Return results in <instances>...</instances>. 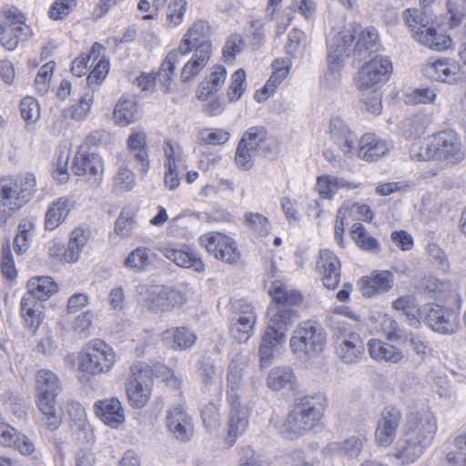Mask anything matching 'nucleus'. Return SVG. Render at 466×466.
<instances>
[{"instance_id":"a211bd4d","label":"nucleus","mask_w":466,"mask_h":466,"mask_svg":"<svg viewBox=\"0 0 466 466\" xmlns=\"http://www.w3.org/2000/svg\"><path fill=\"white\" fill-rule=\"evenodd\" d=\"M96 415L106 425L116 429L125 421V412L116 398L97 400L94 405Z\"/></svg>"},{"instance_id":"2eb2a0df","label":"nucleus","mask_w":466,"mask_h":466,"mask_svg":"<svg viewBox=\"0 0 466 466\" xmlns=\"http://www.w3.org/2000/svg\"><path fill=\"white\" fill-rule=\"evenodd\" d=\"M329 136L333 143L348 157L356 154V147L359 142L353 131L339 116L332 117L329 123Z\"/></svg>"},{"instance_id":"4be33fe9","label":"nucleus","mask_w":466,"mask_h":466,"mask_svg":"<svg viewBox=\"0 0 466 466\" xmlns=\"http://www.w3.org/2000/svg\"><path fill=\"white\" fill-rule=\"evenodd\" d=\"M339 340L336 344V352L338 356L348 364L356 362L364 352V344L357 333H349L348 338L339 336Z\"/></svg>"},{"instance_id":"aec40b11","label":"nucleus","mask_w":466,"mask_h":466,"mask_svg":"<svg viewBox=\"0 0 466 466\" xmlns=\"http://www.w3.org/2000/svg\"><path fill=\"white\" fill-rule=\"evenodd\" d=\"M127 144L130 156L140 165V173L145 175L150 166L145 131L140 128L133 129L127 137Z\"/></svg>"},{"instance_id":"a878e982","label":"nucleus","mask_w":466,"mask_h":466,"mask_svg":"<svg viewBox=\"0 0 466 466\" xmlns=\"http://www.w3.org/2000/svg\"><path fill=\"white\" fill-rule=\"evenodd\" d=\"M415 38L431 49L441 51L447 49L451 45V38L429 25H423L414 30Z\"/></svg>"},{"instance_id":"58836bf2","label":"nucleus","mask_w":466,"mask_h":466,"mask_svg":"<svg viewBox=\"0 0 466 466\" xmlns=\"http://www.w3.org/2000/svg\"><path fill=\"white\" fill-rule=\"evenodd\" d=\"M284 341L285 339H279L269 331H265L258 349L259 362L262 368L268 367L271 363L274 351Z\"/></svg>"},{"instance_id":"9d476101","label":"nucleus","mask_w":466,"mask_h":466,"mask_svg":"<svg viewBox=\"0 0 466 466\" xmlns=\"http://www.w3.org/2000/svg\"><path fill=\"white\" fill-rule=\"evenodd\" d=\"M267 133L262 126L249 127L244 132L235 154V162L239 168L248 170L254 166L255 157Z\"/></svg>"},{"instance_id":"49530a36","label":"nucleus","mask_w":466,"mask_h":466,"mask_svg":"<svg viewBox=\"0 0 466 466\" xmlns=\"http://www.w3.org/2000/svg\"><path fill=\"white\" fill-rule=\"evenodd\" d=\"M137 382L139 387L147 385V388L152 387V369L144 362H138L131 366L130 376L127 381Z\"/></svg>"},{"instance_id":"bb28decb","label":"nucleus","mask_w":466,"mask_h":466,"mask_svg":"<svg viewBox=\"0 0 466 466\" xmlns=\"http://www.w3.org/2000/svg\"><path fill=\"white\" fill-rule=\"evenodd\" d=\"M227 71L222 66H215L213 71L198 85V98L206 101L213 94L217 93L224 85Z\"/></svg>"},{"instance_id":"72a5a7b5","label":"nucleus","mask_w":466,"mask_h":466,"mask_svg":"<svg viewBox=\"0 0 466 466\" xmlns=\"http://www.w3.org/2000/svg\"><path fill=\"white\" fill-rule=\"evenodd\" d=\"M275 71L267 81L264 87L257 91L255 99L258 102L265 101L275 90V88L286 78L289 74V65L280 66L279 60L273 62Z\"/></svg>"},{"instance_id":"9b49d317","label":"nucleus","mask_w":466,"mask_h":466,"mask_svg":"<svg viewBox=\"0 0 466 466\" xmlns=\"http://www.w3.org/2000/svg\"><path fill=\"white\" fill-rule=\"evenodd\" d=\"M432 150L434 159L456 164L463 160L464 152L458 135L452 131L440 132L433 136Z\"/></svg>"},{"instance_id":"09e8293b","label":"nucleus","mask_w":466,"mask_h":466,"mask_svg":"<svg viewBox=\"0 0 466 466\" xmlns=\"http://www.w3.org/2000/svg\"><path fill=\"white\" fill-rule=\"evenodd\" d=\"M148 251L145 247L137 248L125 259V266L137 270L144 269L150 263Z\"/></svg>"},{"instance_id":"bf43d9fd","label":"nucleus","mask_w":466,"mask_h":466,"mask_svg":"<svg viewBox=\"0 0 466 466\" xmlns=\"http://www.w3.org/2000/svg\"><path fill=\"white\" fill-rule=\"evenodd\" d=\"M229 138V134L223 129H205L199 132L198 139L204 144L223 145Z\"/></svg>"},{"instance_id":"338daca9","label":"nucleus","mask_w":466,"mask_h":466,"mask_svg":"<svg viewBox=\"0 0 466 466\" xmlns=\"http://www.w3.org/2000/svg\"><path fill=\"white\" fill-rule=\"evenodd\" d=\"M410 156L413 160L430 161L434 159L432 141L425 145L414 143L410 149Z\"/></svg>"},{"instance_id":"5fc2aeb1","label":"nucleus","mask_w":466,"mask_h":466,"mask_svg":"<svg viewBox=\"0 0 466 466\" xmlns=\"http://www.w3.org/2000/svg\"><path fill=\"white\" fill-rule=\"evenodd\" d=\"M186 0H173L167 6V21L171 26H177L182 23L186 11Z\"/></svg>"},{"instance_id":"6e6552de","label":"nucleus","mask_w":466,"mask_h":466,"mask_svg":"<svg viewBox=\"0 0 466 466\" xmlns=\"http://www.w3.org/2000/svg\"><path fill=\"white\" fill-rule=\"evenodd\" d=\"M355 86L360 92L361 108L377 114L379 110V59L370 58L359 68Z\"/></svg>"},{"instance_id":"5701e85b","label":"nucleus","mask_w":466,"mask_h":466,"mask_svg":"<svg viewBox=\"0 0 466 466\" xmlns=\"http://www.w3.org/2000/svg\"><path fill=\"white\" fill-rule=\"evenodd\" d=\"M57 290L58 286L50 277H35L27 282V292L23 297L41 303L48 299Z\"/></svg>"},{"instance_id":"e433bc0d","label":"nucleus","mask_w":466,"mask_h":466,"mask_svg":"<svg viewBox=\"0 0 466 466\" xmlns=\"http://www.w3.org/2000/svg\"><path fill=\"white\" fill-rule=\"evenodd\" d=\"M360 158L368 161H376L379 157V139L373 133H366L361 137L356 147V154Z\"/></svg>"},{"instance_id":"c85d7f7f","label":"nucleus","mask_w":466,"mask_h":466,"mask_svg":"<svg viewBox=\"0 0 466 466\" xmlns=\"http://www.w3.org/2000/svg\"><path fill=\"white\" fill-rule=\"evenodd\" d=\"M458 66L447 59L428 62L424 67V75L431 79L451 82L455 79Z\"/></svg>"},{"instance_id":"f3484780","label":"nucleus","mask_w":466,"mask_h":466,"mask_svg":"<svg viewBox=\"0 0 466 466\" xmlns=\"http://www.w3.org/2000/svg\"><path fill=\"white\" fill-rule=\"evenodd\" d=\"M358 40L353 49V56L360 61H367L370 58L379 59V34L375 29L361 30L358 25Z\"/></svg>"},{"instance_id":"cd10ccee","label":"nucleus","mask_w":466,"mask_h":466,"mask_svg":"<svg viewBox=\"0 0 466 466\" xmlns=\"http://www.w3.org/2000/svg\"><path fill=\"white\" fill-rule=\"evenodd\" d=\"M159 251L163 256L179 267L193 268L198 272L204 270V264L200 258L191 252L175 249L169 247L161 248Z\"/></svg>"},{"instance_id":"de8ad7c7","label":"nucleus","mask_w":466,"mask_h":466,"mask_svg":"<svg viewBox=\"0 0 466 466\" xmlns=\"http://www.w3.org/2000/svg\"><path fill=\"white\" fill-rule=\"evenodd\" d=\"M198 377L206 387L211 385L221 374L216 370L214 361L209 358H202L197 364Z\"/></svg>"},{"instance_id":"412c9836","label":"nucleus","mask_w":466,"mask_h":466,"mask_svg":"<svg viewBox=\"0 0 466 466\" xmlns=\"http://www.w3.org/2000/svg\"><path fill=\"white\" fill-rule=\"evenodd\" d=\"M402 419L400 410L394 407H386L380 414V446H389L396 439Z\"/></svg>"},{"instance_id":"b1692460","label":"nucleus","mask_w":466,"mask_h":466,"mask_svg":"<svg viewBox=\"0 0 466 466\" xmlns=\"http://www.w3.org/2000/svg\"><path fill=\"white\" fill-rule=\"evenodd\" d=\"M185 36L186 41H188L189 44L195 46V52L204 50L207 54L211 55L210 26L208 22L203 20L195 22Z\"/></svg>"},{"instance_id":"f257e3e1","label":"nucleus","mask_w":466,"mask_h":466,"mask_svg":"<svg viewBox=\"0 0 466 466\" xmlns=\"http://www.w3.org/2000/svg\"><path fill=\"white\" fill-rule=\"evenodd\" d=\"M437 431L436 418L431 412L410 413L407 417L404 444L393 454L401 465L414 462L429 447Z\"/></svg>"},{"instance_id":"0eeeda50","label":"nucleus","mask_w":466,"mask_h":466,"mask_svg":"<svg viewBox=\"0 0 466 466\" xmlns=\"http://www.w3.org/2000/svg\"><path fill=\"white\" fill-rule=\"evenodd\" d=\"M358 30V27L355 26L344 28L335 34L328 42V71L325 80L330 87L335 86L340 80L343 60L350 55V47Z\"/></svg>"},{"instance_id":"39448f33","label":"nucleus","mask_w":466,"mask_h":466,"mask_svg":"<svg viewBox=\"0 0 466 466\" xmlns=\"http://www.w3.org/2000/svg\"><path fill=\"white\" fill-rule=\"evenodd\" d=\"M321 417L322 410L312 397L296 399L293 409L280 428V433L289 440L297 439L313 429Z\"/></svg>"},{"instance_id":"ea45409f","label":"nucleus","mask_w":466,"mask_h":466,"mask_svg":"<svg viewBox=\"0 0 466 466\" xmlns=\"http://www.w3.org/2000/svg\"><path fill=\"white\" fill-rule=\"evenodd\" d=\"M114 118L122 127L135 122L137 118L136 103L129 99H120L115 106Z\"/></svg>"},{"instance_id":"f704fd0d","label":"nucleus","mask_w":466,"mask_h":466,"mask_svg":"<svg viewBox=\"0 0 466 466\" xmlns=\"http://www.w3.org/2000/svg\"><path fill=\"white\" fill-rule=\"evenodd\" d=\"M43 306L36 300L23 297L20 303L21 315L27 327L35 330L42 321Z\"/></svg>"},{"instance_id":"7ed1b4c3","label":"nucleus","mask_w":466,"mask_h":466,"mask_svg":"<svg viewBox=\"0 0 466 466\" xmlns=\"http://www.w3.org/2000/svg\"><path fill=\"white\" fill-rule=\"evenodd\" d=\"M35 186V177L30 173L19 176L15 180L0 179V222L5 223L31 200Z\"/></svg>"},{"instance_id":"c9c22d12","label":"nucleus","mask_w":466,"mask_h":466,"mask_svg":"<svg viewBox=\"0 0 466 466\" xmlns=\"http://www.w3.org/2000/svg\"><path fill=\"white\" fill-rule=\"evenodd\" d=\"M211 55L206 51L194 52L191 58L182 68L180 77L182 82H189L194 79L207 66Z\"/></svg>"},{"instance_id":"473e14b6","label":"nucleus","mask_w":466,"mask_h":466,"mask_svg":"<svg viewBox=\"0 0 466 466\" xmlns=\"http://www.w3.org/2000/svg\"><path fill=\"white\" fill-rule=\"evenodd\" d=\"M295 382V375L289 367H275L267 378V386L273 390L292 389Z\"/></svg>"},{"instance_id":"603ef678","label":"nucleus","mask_w":466,"mask_h":466,"mask_svg":"<svg viewBox=\"0 0 466 466\" xmlns=\"http://www.w3.org/2000/svg\"><path fill=\"white\" fill-rule=\"evenodd\" d=\"M55 66L56 63L50 61L40 67L35 79V88L40 95L47 93Z\"/></svg>"},{"instance_id":"8fccbe9b","label":"nucleus","mask_w":466,"mask_h":466,"mask_svg":"<svg viewBox=\"0 0 466 466\" xmlns=\"http://www.w3.org/2000/svg\"><path fill=\"white\" fill-rule=\"evenodd\" d=\"M358 289L365 298H371L379 293V271L363 276L357 283Z\"/></svg>"},{"instance_id":"4c0bfd02","label":"nucleus","mask_w":466,"mask_h":466,"mask_svg":"<svg viewBox=\"0 0 466 466\" xmlns=\"http://www.w3.org/2000/svg\"><path fill=\"white\" fill-rule=\"evenodd\" d=\"M363 448V441L359 437H350L339 442H331L328 449L333 453L349 458H357Z\"/></svg>"},{"instance_id":"7c9ffc66","label":"nucleus","mask_w":466,"mask_h":466,"mask_svg":"<svg viewBox=\"0 0 466 466\" xmlns=\"http://www.w3.org/2000/svg\"><path fill=\"white\" fill-rule=\"evenodd\" d=\"M392 308L397 311H401L407 317L410 326L420 327V309L414 296L405 295L398 298L393 301Z\"/></svg>"},{"instance_id":"0e129e2a","label":"nucleus","mask_w":466,"mask_h":466,"mask_svg":"<svg viewBox=\"0 0 466 466\" xmlns=\"http://www.w3.org/2000/svg\"><path fill=\"white\" fill-rule=\"evenodd\" d=\"M76 5V0H56L49 9V17L54 20L63 19Z\"/></svg>"},{"instance_id":"f03ea898","label":"nucleus","mask_w":466,"mask_h":466,"mask_svg":"<svg viewBox=\"0 0 466 466\" xmlns=\"http://www.w3.org/2000/svg\"><path fill=\"white\" fill-rule=\"evenodd\" d=\"M274 305L268 309V325L267 331L276 335L279 339H285L286 332L299 319L298 307L301 304L302 294L289 289L279 281H274L269 289Z\"/></svg>"},{"instance_id":"1a4fd4ad","label":"nucleus","mask_w":466,"mask_h":466,"mask_svg":"<svg viewBox=\"0 0 466 466\" xmlns=\"http://www.w3.org/2000/svg\"><path fill=\"white\" fill-rule=\"evenodd\" d=\"M116 361L113 349L103 340L91 341L79 357V366L83 372L97 375L108 372Z\"/></svg>"},{"instance_id":"774afa93","label":"nucleus","mask_w":466,"mask_h":466,"mask_svg":"<svg viewBox=\"0 0 466 466\" xmlns=\"http://www.w3.org/2000/svg\"><path fill=\"white\" fill-rule=\"evenodd\" d=\"M109 68L108 61L100 59L96 65L95 68L88 75L86 81L87 85L93 88V86H98L106 78Z\"/></svg>"},{"instance_id":"3c124183","label":"nucleus","mask_w":466,"mask_h":466,"mask_svg":"<svg viewBox=\"0 0 466 466\" xmlns=\"http://www.w3.org/2000/svg\"><path fill=\"white\" fill-rule=\"evenodd\" d=\"M246 90V73L243 69L237 70L231 76V84L228 90V98L230 102L240 98Z\"/></svg>"},{"instance_id":"2f4dec72","label":"nucleus","mask_w":466,"mask_h":466,"mask_svg":"<svg viewBox=\"0 0 466 466\" xmlns=\"http://www.w3.org/2000/svg\"><path fill=\"white\" fill-rule=\"evenodd\" d=\"M248 416L246 410L238 409L233 404V410L230 411L228 436L226 442L231 447L237 438L241 435L248 427Z\"/></svg>"},{"instance_id":"c756f323","label":"nucleus","mask_w":466,"mask_h":466,"mask_svg":"<svg viewBox=\"0 0 466 466\" xmlns=\"http://www.w3.org/2000/svg\"><path fill=\"white\" fill-rule=\"evenodd\" d=\"M71 209L69 200L66 198H60L53 202L46 213L45 227L48 230L56 228L62 224Z\"/></svg>"},{"instance_id":"20e7f679","label":"nucleus","mask_w":466,"mask_h":466,"mask_svg":"<svg viewBox=\"0 0 466 466\" xmlns=\"http://www.w3.org/2000/svg\"><path fill=\"white\" fill-rule=\"evenodd\" d=\"M36 404L42 414L41 420L51 431L61 424V417L56 412V397L61 391V383L51 370H40L35 380Z\"/></svg>"},{"instance_id":"393cba45","label":"nucleus","mask_w":466,"mask_h":466,"mask_svg":"<svg viewBox=\"0 0 466 466\" xmlns=\"http://www.w3.org/2000/svg\"><path fill=\"white\" fill-rule=\"evenodd\" d=\"M162 340L172 350H185L196 341V335L187 327L168 329L162 332Z\"/></svg>"},{"instance_id":"052dcab7","label":"nucleus","mask_w":466,"mask_h":466,"mask_svg":"<svg viewBox=\"0 0 466 466\" xmlns=\"http://www.w3.org/2000/svg\"><path fill=\"white\" fill-rule=\"evenodd\" d=\"M20 111L22 117L26 122H35L40 116L39 106L33 97H25L20 103Z\"/></svg>"},{"instance_id":"a19ab883","label":"nucleus","mask_w":466,"mask_h":466,"mask_svg":"<svg viewBox=\"0 0 466 466\" xmlns=\"http://www.w3.org/2000/svg\"><path fill=\"white\" fill-rule=\"evenodd\" d=\"M10 26L5 25V33L0 37V42L5 49L14 51L21 40L30 36V28L27 25H20L15 28Z\"/></svg>"},{"instance_id":"e2e57ef3","label":"nucleus","mask_w":466,"mask_h":466,"mask_svg":"<svg viewBox=\"0 0 466 466\" xmlns=\"http://www.w3.org/2000/svg\"><path fill=\"white\" fill-rule=\"evenodd\" d=\"M449 287L450 285L448 282L441 281L431 276L422 279L418 286L420 289L436 296L446 291Z\"/></svg>"},{"instance_id":"79ce46f5","label":"nucleus","mask_w":466,"mask_h":466,"mask_svg":"<svg viewBox=\"0 0 466 466\" xmlns=\"http://www.w3.org/2000/svg\"><path fill=\"white\" fill-rule=\"evenodd\" d=\"M142 299L147 308L151 311H165V287H150L146 288L144 292H141Z\"/></svg>"},{"instance_id":"a18cd8bd","label":"nucleus","mask_w":466,"mask_h":466,"mask_svg":"<svg viewBox=\"0 0 466 466\" xmlns=\"http://www.w3.org/2000/svg\"><path fill=\"white\" fill-rule=\"evenodd\" d=\"M244 222L257 236L264 237L269 233L270 223L268 218L262 214L246 212Z\"/></svg>"},{"instance_id":"864d4df0","label":"nucleus","mask_w":466,"mask_h":466,"mask_svg":"<svg viewBox=\"0 0 466 466\" xmlns=\"http://www.w3.org/2000/svg\"><path fill=\"white\" fill-rule=\"evenodd\" d=\"M244 48V40L239 35H231L227 40L223 47V56L227 63L235 60L237 54H239Z\"/></svg>"},{"instance_id":"423d86ee","label":"nucleus","mask_w":466,"mask_h":466,"mask_svg":"<svg viewBox=\"0 0 466 466\" xmlns=\"http://www.w3.org/2000/svg\"><path fill=\"white\" fill-rule=\"evenodd\" d=\"M326 336L322 328L311 321L300 323L289 340L292 352L302 361L310 360L324 350Z\"/></svg>"},{"instance_id":"69168bd1","label":"nucleus","mask_w":466,"mask_h":466,"mask_svg":"<svg viewBox=\"0 0 466 466\" xmlns=\"http://www.w3.org/2000/svg\"><path fill=\"white\" fill-rule=\"evenodd\" d=\"M436 96V94L431 88H418L406 96V104L418 105L431 103Z\"/></svg>"},{"instance_id":"c03bdc74","label":"nucleus","mask_w":466,"mask_h":466,"mask_svg":"<svg viewBox=\"0 0 466 466\" xmlns=\"http://www.w3.org/2000/svg\"><path fill=\"white\" fill-rule=\"evenodd\" d=\"M351 239L354 243L364 250H373L377 248V239L370 237L365 228L360 223H355L352 225L350 231Z\"/></svg>"},{"instance_id":"680f3d73","label":"nucleus","mask_w":466,"mask_h":466,"mask_svg":"<svg viewBox=\"0 0 466 466\" xmlns=\"http://www.w3.org/2000/svg\"><path fill=\"white\" fill-rule=\"evenodd\" d=\"M199 240L207 251L216 257L218 251L223 246V241H228V237L220 233H208L203 235Z\"/></svg>"},{"instance_id":"4468645a","label":"nucleus","mask_w":466,"mask_h":466,"mask_svg":"<svg viewBox=\"0 0 466 466\" xmlns=\"http://www.w3.org/2000/svg\"><path fill=\"white\" fill-rule=\"evenodd\" d=\"M166 425L173 437L180 441H188L194 434L192 418L186 412L181 405L167 410Z\"/></svg>"},{"instance_id":"6ab92c4d","label":"nucleus","mask_w":466,"mask_h":466,"mask_svg":"<svg viewBox=\"0 0 466 466\" xmlns=\"http://www.w3.org/2000/svg\"><path fill=\"white\" fill-rule=\"evenodd\" d=\"M195 52V46L186 41V36L182 40V43L178 46L177 50H173L167 54L161 67L157 73V79L161 83L163 91L168 93L170 91V84L172 81V76L174 74L175 65L177 62L179 56H185L189 52Z\"/></svg>"},{"instance_id":"6e6d98bb","label":"nucleus","mask_w":466,"mask_h":466,"mask_svg":"<svg viewBox=\"0 0 466 466\" xmlns=\"http://www.w3.org/2000/svg\"><path fill=\"white\" fill-rule=\"evenodd\" d=\"M216 258L228 264H235L240 258L235 241L228 237V241H223V246L218 251Z\"/></svg>"},{"instance_id":"f8f14e48","label":"nucleus","mask_w":466,"mask_h":466,"mask_svg":"<svg viewBox=\"0 0 466 466\" xmlns=\"http://www.w3.org/2000/svg\"><path fill=\"white\" fill-rule=\"evenodd\" d=\"M424 310V321L432 330L442 334H452L457 330L459 320L454 310L437 304L427 305Z\"/></svg>"},{"instance_id":"ddd939ff","label":"nucleus","mask_w":466,"mask_h":466,"mask_svg":"<svg viewBox=\"0 0 466 466\" xmlns=\"http://www.w3.org/2000/svg\"><path fill=\"white\" fill-rule=\"evenodd\" d=\"M71 169L76 176H86L93 186H97L102 179L103 164L100 157L83 150V147L76 152Z\"/></svg>"},{"instance_id":"dca6fc26","label":"nucleus","mask_w":466,"mask_h":466,"mask_svg":"<svg viewBox=\"0 0 466 466\" xmlns=\"http://www.w3.org/2000/svg\"><path fill=\"white\" fill-rule=\"evenodd\" d=\"M341 264L339 258L329 249L319 251L317 270L321 275L323 285L329 289H335L340 279Z\"/></svg>"},{"instance_id":"13d9d810","label":"nucleus","mask_w":466,"mask_h":466,"mask_svg":"<svg viewBox=\"0 0 466 466\" xmlns=\"http://www.w3.org/2000/svg\"><path fill=\"white\" fill-rule=\"evenodd\" d=\"M94 314L91 310H86L75 318L72 323V329L80 337L86 338L90 335Z\"/></svg>"},{"instance_id":"4d7b16f0","label":"nucleus","mask_w":466,"mask_h":466,"mask_svg":"<svg viewBox=\"0 0 466 466\" xmlns=\"http://www.w3.org/2000/svg\"><path fill=\"white\" fill-rule=\"evenodd\" d=\"M115 189L119 192L131 190L135 186V174L128 168L119 167L115 178Z\"/></svg>"},{"instance_id":"37998d69","label":"nucleus","mask_w":466,"mask_h":466,"mask_svg":"<svg viewBox=\"0 0 466 466\" xmlns=\"http://www.w3.org/2000/svg\"><path fill=\"white\" fill-rule=\"evenodd\" d=\"M126 390L130 404L136 408H143L148 401L151 389L147 388V385L139 387L137 382L127 381Z\"/></svg>"}]
</instances>
